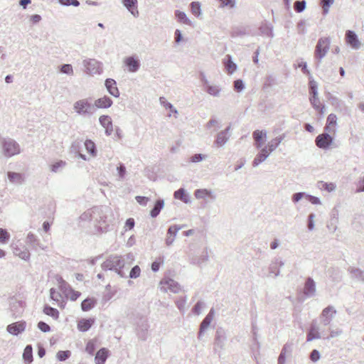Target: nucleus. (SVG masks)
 <instances>
[{
	"instance_id": "obj_43",
	"label": "nucleus",
	"mask_w": 364,
	"mask_h": 364,
	"mask_svg": "<svg viewBox=\"0 0 364 364\" xmlns=\"http://www.w3.org/2000/svg\"><path fill=\"white\" fill-rule=\"evenodd\" d=\"M43 313L54 319H58L59 317V311L48 305H46L43 308Z\"/></svg>"
},
{
	"instance_id": "obj_63",
	"label": "nucleus",
	"mask_w": 364,
	"mask_h": 364,
	"mask_svg": "<svg viewBox=\"0 0 364 364\" xmlns=\"http://www.w3.org/2000/svg\"><path fill=\"white\" fill-rule=\"evenodd\" d=\"M117 171L119 178L123 179L127 173L125 166L123 164H119V165L117 168Z\"/></svg>"
},
{
	"instance_id": "obj_32",
	"label": "nucleus",
	"mask_w": 364,
	"mask_h": 364,
	"mask_svg": "<svg viewBox=\"0 0 364 364\" xmlns=\"http://www.w3.org/2000/svg\"><path fill=\"white\" fill-rule=\"evenodd\" d=\"M7 176L11 183L18 185L21 184L24 180L23 176L20 173L9 171Z\"/></svg>"
},
{
	"instance_id": "obj_35",
	"label": "nucleus",
	"mask_w": 364,
	"mask_h": 364,
	"mask_svg": "<svg viewBox=\"0 0 364 364\" xmlns=\"http://www.w3.org/2000/svg\"><path fill=\"white\" fill-rule=\"evenodd\" d=\"M97 304V300L94 298H87L81 303V309L83 311H87L94 308Z\"/></svg>"
},
{
	"instance_id": "obj_34",
	"label": "nucleus",
	"mask_w": 364,
	"mask_h": 364,
	"mask_svg": "<svg viewBox=\"0 0 364 364\" xmlns=\"http://www.w3.org/2000/svg\"><path fill=\"white\" fill-rule=\"evenodd\" d=\"M174 198L181 200L185 203H189L191 202L190 196L186 193L185 189L183 188L174 192Z\"/></svg>"
},
{
	"instance_id": "obj_30",
	"label": "nucleus",
	"mask_w": 364,
	"mask_h": 364,
	"mask_svg": "<svg viewBox=\"0 0 364 364\" xmlns=\"http://www.w3.org/2000/svg\"><path fill=\"white\" fill-rule=\"evenodd\" d=\"M286 137V134L284 133L279 136L272 139L270 141L268 142L267 146H268V150L269 151H274L280 144V143Z\"/></svg>"
},
{
	"instance_id": "obj_4",
	"label": "nucleus",
	"mask_w": 364,
	"mask_h": 364,
	"mask_svg": "<svg viewBox=\"0 0 364 364\" xmlns=\"http://www.w3.org/2000/svg\"><path fill=\"white\" fill-rule=\"evenodd\" d=\"M73 109L80 116L90 117L95 112V105L87 98L79 100L73 104Z\"/></svg>"
},
{
	"instance_id": "obj_13",
	"label": "nucleus",
	"mask_w": 364,
	"mask_h": 364,
	"mask_svg": "<svg viewBox=\"0 0 364 364\" xmlns=\"http://www.w3.org/2000/svg\"><path fill=\"white\" fill-rule=\"evenodd\" d=\"M346 41L353 49L358 50L361 47V43L358 40L357 34L350 30L346 32Z\"/></svg>"
},
{
	"instance_id": "obj_38",
	"label": "nucleus",
	"mask_w": 364,
	"mask_h": 364,
	"mask_svg": "<svg viewBox=\"0 0 364 364\" xmlns=\"http://www.w3.org/2000/svg\"><path fill=\"white\" fill-rule=\"evenodd\" d=\"M227 60L225 62V66L227 72L229 74H232L237 70V65L232 60V57L230 55H226Z\"/></svg>"
},
{
	"instance_id": "obj_49",
	"label": "nucleus",
	"mask_w": 364,
	"mask_h": 364,
	"mask_svg": "<svg viewBox=\"0 0 364 364\" xmlns=\"http://www.w3.org/2000/svg\"><path fill=\"white\" fill-rule=\"evenodd\" d=\"M186 301H187L186 296H184V297H181V298L178 299L176 301V305L181 313H184V311L186 310Z\"/></svg>"
},
{
	"instance_id": "obj_40",
	"label": "nucleus",
	"mask_w": 364,
	"mask_h": 364,
	"mask_svg": "<svg viewBox=\"0 0 364 364\" xmlns=\"http://www.w3.org/2000/svg\"><path fill=\"white\" fill-rule=\"evenodd\" d=\"M23 303L21 301L14 300L11 302V310L14 314H20L23 309Z\"/></svg>"
},
{
	"instance_id": "obj_55",
	"label": "nucleus",
	"mask_w": 364,
	"mask_h": 364,
	"mask_svg": "<svg viewBox=\"0 0 364 364\" xmlns=\"http://www.w3.org/2000/svg\"><path fill=\"white\" fill-rule=\"evenodd\" d=\"M333 2L334 0H321L323 14H327L328 13L329 7L333 4Z\"/></svg>"
},
{
	"instance_id": "obj_51",
	"label": "nucleus",
	"mask_w": 364,
	"mask_h": 364,
	"mask_svg": "<svg viewBox=\"0 0 364 364\" xmlns=\"http://www.w3.org/2000/svg\"><path fill=\"white\" fill-rule=\"evenodd\" d=\"M10 238V234L6 229L0 228V242L6 244Z\"/></svg>"
},
{
	"instance_id": "obj_33",
	"label": "nucleus",
	"mask_w": 364,
	"mask_h": 364,
	"mask_svg": "<svg viewBox=\"0 0 364 364\" xmlns=\"http://www.w3.org/2000/svg\"><path fill=\"white\" fill-rule=\"evenodd\" d=\"M175 17L177 19L178 22L181 23H183L186 25L191 26V21L187 17L186 14L183 11H181L179 10H176L174 11Z\"/></svg>"
},
{
	"instance_id": "obj_37",
	"label": "nucleus",
	"mask_w": 364,
	"mask_h": 364,
	"mask_svg": "<svg viewBox=\"0 0 364 364\" xmlns=\"http://www.w3.org/2000/svg\"><path fill=\"white\" fill-rule=\"evenodd\" d=\"M14 253L15 255L18 256L21 259L26 261L28 260L31 256V254L26 247H24L23 250L19 247H16L14 250Z\"/></svg>"
},
{
	"instance_id": "obj_50",
	"label": "nucleus",
	"mask_w": 364,
	"mask_h": 364,
	"mask_svg": "<svg viewBox=\"0 0 364 364\" xmlns=\"http://www.w3.org/2000/svg\"><path fill=\"white\" fill-rule=\"evenodd\" d=\"M318 85L315 80H311L309 81V93L311 97L318 96Z\"/></svg>"
},
{
	"instance_id": "obj_15",
	"label": "nucleus",
	"mask_w": 364,
	"mask_h": 364,
	"mask_svg": "<svg viewBox=\"0 0 364 364\" xmlns=\"http://www.w3.org/2000/svg\"><path fill=\"white\" fill-rule=\"evenodd\" d=\"M214 315H215V311H214V309L212 308L210 310L209 313L206 315V316L202 321V322L200 325V329H199L198 336V339L201 338L203 332L210 325V323L214 318Z\"/></svg>"
},
{
	"instance_id": "obj_47",
	"label": "nucleus",
	"mask_w": 364,
	"mask_h": 364,
	"mask_svg": "<svg viewBox=\"0 0 364 364\" xmlns=\"http://www.w3.org/2000/svg\"><path fill=\"white\" fill-rule=\"evenodd\" d=\"M319 184L321 185V188L326 191L328 193L333 192L336 189V185L334 183H326L323 181H319Z\"/></svg>"
},
{
	"instance_id": "obj_31",
	"label": "nucleus",
	"mask_w": 364,
	"mask_h": 364,
	"mask_svg": "<svg viewBox=\"0 0 364 364\" xmlns=\"http://www.w3.org/2000/svg\"><path fill=\"white\" fill-rule=\"evenodd\" d=\"M230 137V134H226L225 132L221 131L217 134L214 144L218 147L223 146L228 142Z\"/></svg>"
},
{
	"instance_id": "obj_39",
	"label": "nucleus",
	"mask_w": 364,
	"mask_h": 364,
	"mask_svg": "<svg viewBox=\"0 0 364 364\" xmlns=\"http://www.w3.org/2000/svg\"><path fill=\"white\" fill-rule=\"evenodd\" d=\"M348 272L353 278L359 279L364 282V273L363 270L359 268L349 267Z\"/></svg>"
},
{
	"instance_id": "obj_24",
	"label": "nucleus",
	"mask_w": 364,
	"mask_h": 364,
	"mask_svg": "<svg viewBox=\"0 0 364 364\" xmlns=\"http://www.w3.org/2000/svg\"><path fill=\"white\" fill-rule=\"evenodd\" d=\"M194 196L197 199H205L206 197L210 198L213 200L216 199L215 194L212 191L205 188L196 190Z\"/></svg>"
},
{
	"instance_id": "obj_14",
	"label": "nucleus",
	"mask_w": 364,
	"mask_h": 364,
	"mask_svg": "<svg viewBox=\"0 0 364 364\" xmlns=\"http://www.w3.org/2000/svg\"><path fill=\"white\" fill-rule=\"evenodd\" d=\"M26 243L36 251H37L38 249H41L42 250H46V247L43 246L40 242V240L38 238V237L32 232L28 233L26 238Z\"/></svg>"
},
{
	"instance_id": "obj_46",
	"label": "nucleus",
	"mask_w": 364,
	"mask_h": 364,
	"mask_svg": "<svg viewBox=\"0 0 364 364\" xmlns=\"http://www.w3.org/2000/svg\"><path fill=\"white\" fill-rule=\"evenodd\" d=\"M191 13L198 17L201 15L200 4L198 1H193L190 4Z\"/></svg>"
},
{
	"instance_id": "obj_12",
	"label": "nucleus",
	"mask_w": 364,
	"mask_h": 364,
	"mask_svg": "<svg viewBox=\"0 0 364 364\" xmlns=\"http://www.w3.org/2000/svg\"><path fill=\"white\" fill-rule=\"evenodd\" d=\"M161 290L167 291L169 290L173 293H178L181 288L178 282L171 279H164L161 281Z\"/></svg>"
},
{
	"instance_id": "obj_52",
	"label": "nucleus",
	"mask_w": 364,
	"mask_h": 364,
	"mask_svg": "<svg viewBox=\"0 0 364 364\" xmlns=\"http://www.w3.org/2000/svg\"><path fill=\"white\" fill-rule=\"evenodd\" d=\"M60 71L62 73L69 75H73V66L70 64H63L60 67Z\"/></svg>"
},
{
	"instance_id": "obj_10",
	"label": "nucleus",
	"mask_w": 364,
	"mask_h": 364,
	"mask_svg": "<svg viewBox=\"0 0 364 364\" xmlns=\"http://www.w3.org/2000/svg\"><path fill=\"white\" fill-rule=\"evenodd\" d=\"M149 325L146 319H140L136 326V334L138 338L141 341H146L148 338V330Z\"/></svg>"
},
{
	"instance_id": "obj_11",
	"label": "nucleus",
	"mask_w": 364,
	"mask_h": 364,
	"mask_svg": "<svg viewBox=\"0 0 364 364\" xmlns=\"http://www.w3.org/2000/svg\"><path fill=\"white\" fill-rule=\"evenodd\" d=\"M324 335H322L319 331V327L316 320L312 321L310 325L309 332L306 336V341L310 342L315 339L323 338Z\"/></svg>"
},
{
	"instance_id": "obj_42",
	"label": "nucleus",
	"mask_w": 364,
	"mask_h": 364,
	"mask_svg": "<svg viewBox=\"0 0 364 364\" xmlns=\"http://www.w3.org/2000/svg\"><path fill=\"white\" fill-rule=\"evenodd\" d=\"M159 102H160L161 105H162L164 107L165 109H169L171 111V112L174 114L175 118H177L178 111L173 106V105L171 103L166 101L165 97H161L159 98Z\"/></svg>"
},
{
	"instance_id": "obj_22",
	"label": "nucleus",
	"mask_w": 364,
	"mask_h": 364,
	"mask_svg": "<svg viewBox=\"0 0 364 364\" xmlns=\"http://www.w3.org/2000/svg\"><path fill=\"white\" fill-rule=\"evenodd\" d=\"M105 85L108 91V92L115 97H118L119 96V91L117 87V82L114 80L112 78H107L105 80Z\"/></svg>"
},
{
	"instance_id": "obj_59",
	"label": "nucleus",
	"mask_w": 364,
	"mask_h": 364,
	"mask_svg": "<svg viewBox=\"0 0 364 364\" xmlns=\"http://www.w3.org/2000/svg\"><path fill=\"white\" fill-rule=\"evenodd\" d=\"M50 296L52 300L57 302L60 301L62 298L61 294L59 292L56 291V290L54 288H51L50 289Z\"/></svg>"
},
{
	"instance_id": "obj_29",
	"label": "nucleus",
	"mask_w": 364,
	"mask_h": 364,
	"mask_svg": "<svg viewBox=\"0 0 364 364\" xmlns=\"http://www.w3.org/2000/svg\"><path fill=\"white\" fill-rule=\"evenodd\" d=\"M205 87V90L206 92L215 97H219L220 96V92L222 89L218 85H211L210 82L206 85Z\"/></svg>"
},
{
	"instance_id": "obj_26",
	"label": "nucleus",
	"mask_w": 364,
	"mask_h": 364,
	"mask_svg": "<svg viewBox=\"0 0 364 364\" xmlns=\"http://www.w3.org/2000/svg\"><path fill=\"white\" fill-rule=\"evenodd\" d=\"M95 323V318H82L77 323V329L80 331H87Z\"/></svg>"
},
{
	"instance_id": "obj_3",
	"label": "nucleus",
	"mask_w": 364,
	"mask_h": 364,
	"mask_svg": "<svg viewBox=\"0 0 364 364\" xmlns=\"http://www.w3.org/2000/svg\"><path fill=\"white\" fill-rule=\"evenodd\" d=\"M1 152L6 158H11L21 152L19 144L11 138H2L0 140Z\"/></svg>"
},
{
	"instance_id": "obj_8",
	"label": "nucleus",
	"mask_w": 364,
	"mask_h": 364,
	"mask_svg": "<svg viewBox=\"0 0 364 364\" xmlns=\"http://www.w3.org/2000/svg\"><path fill=\"white\" fill-rule=\"evenodd\" d=\"M123 63L129 73H136L141 66L139 57L136 55L125 58Z\"/></svg>"
},
{
	"instance_id": "obj_28",
	"label": "nucleus",
	"mask_w": 364,
	"mask_h": 364,
	"mask_svg": "<svg viewBox=\"0 0 364 364\" xmlns=\"http://www.w3.org/2000/svg\"><path fill=\"white\" fill-rule=\"evenodd\" d=\"M109 350L105 348H102L100 349L95 358V361L96 364H104L108 357Z\"/></svg>"
},
{
	"instance_id": "obj_57",
	"label": "nucleus",
	"mask_w": 364,
	"mask_h": 364,
	"mask_svg": "<svg viewBox=\"0 0 364 364\" xmlns=\"http://www.w3.org/2000/svg\"><path fill=\"white\" fill-rule=\"evenodd\" d=\"M260 31L262 32V34H264V35H265L267 36H269L270 38H273L274 37V33H273V31H272V28L269 27L267 25L262 26L260 27Z\"/></svg>"
},
{
	"instance_id": "obj_18",
	"label": "nucleus",
	"mask_w": 364,
	"mask_h": 364,
	"mask_svg": "<svg viewBox=\"0 0 364 364\" xmlns=\"http://www.w3.org/2000/svg\"><path fill=\"white\" fill-rule=\"evenodd\" d=\"M99 122L102 127L105 128L106 135L110 136L113 132V125L111 117L108 115H102L99 118Z\"/></svg>"
},
{
	"instance_id": "obj_62",
	"label": "nucleus",
	"mask_w": 364,
	"mask_h": 364,
	"mask_svg": "<svg viewBox=\"0 0 364 364\" xmlns=\"http://www.w3.org/2000/svg\"><path fill=\"white\" fill-rule=\"evenodd\" d=\"M204 303L201 301H198L193 306L192 311L196 315H199L201 313V309L204 306Z\"/></svg>"
},
{
	"instance_id": "obj_2",
	"label": "nucleus",
	"mask_w": 364,
	"mask_h": 364,
	"mask_svg": "<svg viewBox=\"0 0 364 364\" xmlns=\"http://www.w3.org/2000/svg\"><path fill=\"white\" fill-rule=\"evenodd\" d=\"M125 267V260L119 255H110L102 264L103 270L114 271L120 277H127L126 272L124 271Z\"/></svg>"
},
{
	"instance_id": "obj_45",
	"label": "nucleus",
	"mask_w": 364,
	"mask_h": 364,
	"mask_svg": "<svg viewBox=\"0 0 364 364\" xmlns=\"http://www.w3.org/2000/svg\"><path fill=\"white\" fill-rule=\"evenodd\" d=\"M85 146L86 150L92 156H95L97 154V149L95 143L90 140L87 139L85 141Z\"/></svg>"
},
{
	"instance_id": "obj_54",
	"label": "nucleus",
	"mask_w": 364,
	"mask_h": 364,
	"mask_svg": "<svg viewBox=\"0 0 364 364\" xmlns=\"http://www.w3.org/2000/svg\"><path fill=\"white\" fill-rule=\"evenodd\" d=\"M183 228L182 226L178 225H173L169 227L167 231V235L173 237H176L178 232Z\"/></svg>"
},
{
	"instance_id": "obj_5",
	"label": "nucleus",
	"mask_w": 364,
	"mask_h": 364,
	"mask_svg": "<svg viewBox=\"0 0 364 364\" xmlns=\"http://www.w3.org/2000/svg\"><path fill=\"white\" fill-rule=\"evenodd\" d=\"M331 41L328 37L320 38L315 48L314 57L319 62L326 56L330 48Z\"/></svg>"
},
{
	"instance_id": "obj_20",
	"label": "nucleus",
	"mask_w": 364,
	"mask_h": 364,
	"mask_svg": "<svg viewBox=\"0 0 364 364\" xmlns=\"http://www.w3.org/2000/svg\"><path fill=\"white\" fill-rule=\"evenodd\" d=\"M304 294L307 297H312L316 294V283L311 277H308L306 280Z\"/></svg>"
},
{
	"instance_id": "obj_21",
	"label": "nucleus",
	"mask_w": 364,
	"mask_h": 364,
	"mask_svg": "<svg viewBox=\"0 0 364 364\" xmlns=\"http://www.w3.org/2000/svg\"><path fill=\"white\" fill-rule=\"evenodd\" d=\"M255 145L257 149H260L263 145V140L267 137L266 130H255L252 133Z\"/></svg>"
},
{
	"instance_id": "obj_58",
	"label": "nucleus",
	"mask_w": 364,
	"mask_h": 364,
	"mask_svg": "<svg viewBox=\"0 0 364 364\" xmlns=\"http://www.w3.org/2000/svg\"><path fill=\"white\" fill-rule=\"evenodd\" d=\"M59 4H60L63 6H80V1L77 0H58Z\"/></svg>"
},
{
	"instance_id": "obj_27",
	"label": "nucleus",
	"mask_w": 364,
	"mask_h": 364,
	"mask_svg": "<svg viewBox=\"0 0 364 364\" xmlns=\"http://www.w3.org/2000/svg\"><path fill=\"white\" fill-rule=\"evenodd\" d=\"M337 124V117L334 114H330L326 120V125L324 128L325 132H328L329 133H334L335 129L334 127Z\"/></svg>"
},
{
	"instance_id": "obj_7",
	"label": "nucleus",
	"mask_w": 364,
	"mask_h": 364,
	"mask_svg": "<svg viewBox=\"0 0 364 364\" xmlns=\"http://www.w3.org/2000/svg\"><path fill=\"white\" fill-rule=\"evenodd\" d=\"M331 133L326 132L318 135L316 137L315 143L316 145L322 149H327L333 143V137L331 136Z\"/></svg>"
},
{
	"instance_id": "obj_9",
	"label": "nucleus",
	"mask_w": 364,
	"mask_h": 364,
	"mask_svg": "<svg viewBox=\"0 0 364 364\" xmlns=\"http://www.w3.org/2000/svg\"><path fill=\"white\" fill-rule=\"evenodd\" d=\"M336 310L333 306H328L323 309L320 316L322 324L323 326L329 325L336 314Z\"/></svg>"
},
{
	"instance_id": "obj_25",
	"label": "nucleus",
	"mask_w": 364,
	"mask_h": 364,
	"mask_svg": "<svg viewBox=\"0 0 364 364\" xmlns=\"http://www.w3.org/2000/svg\"><path fill=\"white\" fill-rule=\"evenodd\" d=\"M112 100L107 96L99 98L95 101L93 105H95V110L97 108L105 109L109 108L112 105Z\"/></svg>"
},
{
	"instance_id": "obj_6",
	"label": "nucleus",
	"mask_w": 364,
	"mask_h": 364,
	"mask_svg": "<svg viewBox=\"0 0 364 364\" xmlns=\"http://www.w3.org/2000/svg\"><path fill=\"white\" fill-rule=\"evenodd\" d=\"M82 65L85 73L90 75L100 74L102 71V63L95 59H85L82 61Z\"/></svg>"
},
{
	"instance_id": "obj_1",
	"label": "nucleus",
	"mask_w": 364,
	"mask_h": 364,
	"mask_svg": "<svg viewBox=\"0 0 364 364\" xmlns=\"http://www.w3.org/2000/svg\"><path fill=\"white\" fill-rule=\"evenodd\" d=\"M109 208L104 206H95L85 211L80 216V220L90 223L98 232L107 230V213Z\"/></svg>"
},
{
	"instance_id": "obj_60",
	"label": "nucleus",
	"mask_w": 364,
	"mask_h": 364,
	"mask_svg": "<svg viewBox=\"0 0 364 364\" xmlns=\"http://www.w3.org/2000/svg\"><path fill=\"white\" fill-rule=\"evenodd\" d=\"M320 358L321 355L318 350L314 349L310 353L309 358L312 362L316 363L318 361L320 360Z\"/></svg>"
},
{
	"instance_id": "obj_41",
	"label": "nucleus",
	"mask_w": 364,
	"mask_h": 364,
	"mask_svg": "<svg viewBox=\"0 0 364 364\" xmlns=\"http://www.w3.org/2000/svg\"><path fill=\"white\" fill-rule=\"evenodd\" d=\"M23 358L25 362L28 364L33 361V348L31 345L26 346L23 353Z\"/></svg>"
},
{
	"instance_id": "obj_36",
	"label": "nucleus",
	"mask_w": 364,
	"mask_h": 364,
	"mask_svg": "<svg viewBox=\"0 0 364 364\" xmlns=\"http://www.w3.org/2000/svg\"><path fill=\"white\" fill-rule=\"evenodd\" d=\"M164 200L158 199L156 201L154 208L150 211V215L152 218L157 217L159 215L161 209L164 208Z\"/></svg>"
},
{
	"instance_id": "obj_23",
	"label": "nucleus",
	"mask_w": 364,
	"mask_h": 364,
	"mask_svg": "<svg viewBox=\"0 0 364 364\" xmlns=\"http://www.w3.org/2000/svg\"><path fill=\"white\" fill-rule=\"evenodd\" d=\"M122 3L124 7L134 16H139V11L137 8V0H122Z\"/></svg>"
},
{
	"instance_id": "obj_17",
	"label": "nucleus",
	"mask_w": 364,
	"mask_h": 364,
	"mask_svg": "<svg viewBox=\"0 0 364 364\" xmlns=\"http://www.w3.org/2000/svg\"><path fill=\"white\" fill-rule=\"evenodd\" d=\"M26 323L25 321L15 322L7 326V331L14 336H17L19 333L24 331Z\"/></svg>"
},
{
	"instance_id": "obj_44",
	"label": "nucleus",
	"mask_w": 364,
	"mask_h": 364,
	"mask_svg": "<svg viewBox=\"0 0 364 364\" xmlns=\"http://www.w3.org/2000/svg\"><path fill=\"white\" fill-rule=\"evenodd\" d=\"M309 100H310L311 105L313 106V107L315 109L319 110L321 114L323 113L325 107L323 105L321 106L318 96L311 97L309 98Z\"/></svg>"
},
{
	"instance_id": "obj_16",
	"label": "nucleus",
	"mask_w": 364,
	"mask_h": 364,
	"mask_svg": "<svg viewBox=\"0 0 364 364\" xmlns=\"http://www.w3.org/2000/svg\"><path fill=\"white\" fill-rule=\"evenodd\" d=\"M226 341V335L223 329L218 328L215 332V338L214 342V349L222 350Z\"/></svg>"
},
{
	"instance_id": "obj_48",
	"label": "nucleus",
	"mask_w": 364,
	"mask_h": 364,
	"mask_svg": "<svg viewBox=\"0 0 364 364\" xmlns=\"http://www.w3.org/2000/svg\"><path fill=\"white\" fill-rule=\"evenodd\" d=\"M306 6V1H304V0L296 1L294 2V10L297 13H301V12H302L303 11L305 10Z\"/></svg>"
},
{
	"instance_id": "obj_56",
	"label": "nucleus",
	"mask_w": 364,
	"mask_h": 364,
	"mask_svg": "<svg viewBox=\"0 0 364 364\" xmlns=\"http://www.w3.org/2000/svg\"><path fill=\"white\" fill-rule=\"evenodd\" d=\"M141 269L138 265H135L132 268L129 277L131 279H136L140 276Z\"/></svg>"
},
{
	"instance_id": "obj_64",
	"label": "nucleus",
	"mask_w": 364,
	"mask_h": 364,
	"mask_svg": "<svg viewBox=\"0 0 364 364\" xmlns=\"http://www.w3.org/2000/svg\"><path fill=\"white\" fill-rule=\"evenodd\" d=\"M85 350L90 355H92L95 350V344L93 341H89L86 345Z\"/></svg>"
},
{
	"instance_id": "obj_61",
	"label": "nucleus",
	"mask_w": 364,
	"mask_h": 364,
	"mask_svg": "<svg viewBox=\"0 0 364 364\" xmlns=\"http://www.w3.org/2000/svg\"><path fill=\"white\" fill-rule=\"evenodd\" d=\"M245 88V84L244 82L242 80H237L234 82V90L236 92H241Z\"/></svg>"
},
{
	"instance_id": "obj_19",
	"label": "nucleus",
	"mask_w": 364,
	"mask_h": 364,
	"mask_svg": "<svg viewBox=\"0 0 364 364\" xmlns=\"http://www.w3.org/2000/svg\"><path fill=\"white\" fill-rule=\"evenodd\" d=\"M272 152V151H269V150H268L267 146L263 147L254 159L252 161V166L254 167L259 166L262 162L264 161L268 158Z\"/></svg>"
},
{
	"instance_id": "obj_53",
	"label": "nucleus",
	"mask_w": 364,
	"mask_h": 364,
	"mask_svg": "<svg viewBox=\"0 0 364 364\" xmlns=\"http://www.w3.org/2000/svg\"><path fill=\"white\" fill-rule=\"evenodd\" d=\"M71 355L70 350H60L57 353V358L59 361H65Z\"/></svg>"
}]
</instances>
